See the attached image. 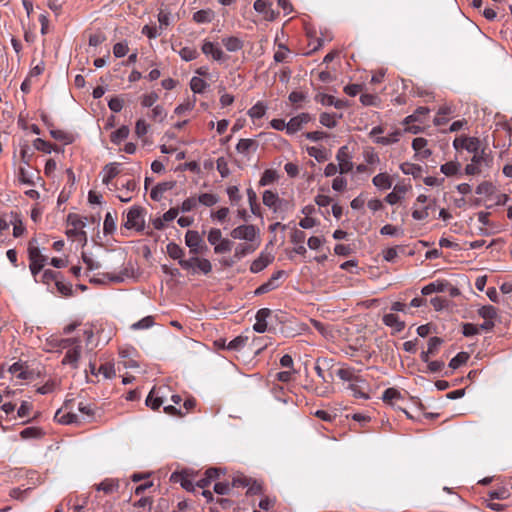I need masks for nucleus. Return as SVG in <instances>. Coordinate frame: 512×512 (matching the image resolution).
I'll return each mask as SVG.
<instances>
[{
  "label": "nucleus",
  "mask_w": 512,
  "mask_h": 512,
  "mask_svg": "<svg viewBox=\"0 0 512 512\" xmlns=\"http://www.w3.org/2000/svg\"><path fill=\"white\" fill-rule=\"evenodd\" d=\"M492 161L493 158L490 153L483 148L480 154L473 155L471 162L465 166V174L469 176L479 175L484 167L489 168L491 166Z\"/></svg>",
  "instance_id": "obj_1"
},
{
  "label": "nucleus",
  "mask_w": 512,
  "mask_h": 512,
  "mask_svg": "<svg viewBox=\"0 0 512 512\" xmlns=\"http://www.w3.org/2000/svg\"><path fill=\"white\" fill-rule=\"evenodd\" d=\"M185 244L189 248L191 256L203 254L208 250L203 238L198 231L188 230L185 234Z\"/></svg>",
  "instance_id": "obj_2"
},
{
  "label": "nucleus",
  "mask_w": 512,
  "mask_h": 512,
  "mask_svg": "<svg viewBox=\"0 0 512 512\" xmlns=\"http://www.w3.org/2000/svg\"><path fill=\"white\" fill-rule=\"evenodd\" d=\"M181 268L183 270L192 271L193 273L200 272L207 275L212 271V264L208 259L195 255L181 263Z\"/></svg>",
  "instance_id": "obj_3"
},
{
  "label": "nucleus",
  "mask_w": 512,
  "mask_h": 512,
  "mask_svg": "<svg viewBox=\"0 0 512 512\" xmlns=\"http://www.w3.org/2000/svg\"><path fill=\"white\" fill-rule=\"evenodd\" d=\"M198 477V473L189 471V470H183L181 472H173L170 476V481L173 483H180V485L189 492H194L196 485H195V478Z\"/></svg>",
  "instance_id": "obj_4"
},
{
  "label": "nucleus",
  "mask_w": 512,
  "mask_h": 512,
  "mask_svg": "<svg viewBox=\"0 0 512 512\" xmlns=\"http://www.w3.org/2000/svg\"><path fill=\"white\" fill-rule=\"evenodd\" d=\"M230 236L233 239H237V240H245L247 242H255L256 240L258 241V239H259V229L252 224L240 225V226L234 228L230 232Z\"/></svg>",
  "instance_id": "obj_5"
},
{
  "label": "nucleus",
  "mask_w": 512,
  "mask_h": 512,
  "mask_svg": "<svg viewBox=\"0 0 512 512\" xmlns=\"http://www.w3.org/2000/svg\"><path fill=\"white\" fill-rule=\"evenodd\" d=\"M28 257L30 261V271L34 278H36L37 274L44 267L47 257L42 255L39 248L34 246L32 242H30L28 246Z\"/></svg>",
  "instance_id": "obj_6"
},
{
  "label": "nucleus",
  "mask_w": 512,
  "mask_h": 512,
  "mask_svg": "<svg viewBox=\"0 0 512 512\" xmlns=\"http://www.w3.org/2000/svg\"><path fill=\"white\" fill-rule=\"evenodd\" d=\"M124 226L127 229L142 231L144 229V209L140 206H133L127 213Z\"/></svg>",
  "instance_id": "obj_7"
},
{
  "label": "nucleus",
  "mask_w": 512,
  "mask_h": 512,
  "mask_svg": "<svg viewBox=\"0 0 512 512\" xmlns=\"http://www.w3.org/2000/svg\"><path fill=\"white\" fill-rule=\"evenodd\" d=\"M201 50L203 54L206 56H211L213 60L218 62H224L228 59V56L223 52V50L211 41L205 40L202 44Z\"/></svg>",
  "instance_id": "obj_8"
},
{
  "label": "nucleus",
  "mask_w": 512,
  "mask_h": 512,
  "mask_svg": "<svg viewBox=\"0 0 512 512\" xmlns=\"http://www.w3.org/2000/svg\"><path fill=\"white\" fill-rule=\"evenodd\" d=\"M336 159L338 161V168L341 174H346L352 170L353 163L351 161V156L347 146H342L339 148L336 154Z\"/></svg>",
  "instance_id": "obj_9"
},
{
  "label": "nucleus",
  "mask_w": 512,
  "mask_h": 512,
  "mask_svg": "<svg viewBox=\"0 0 512 512\" xmlns=\"http://www.w3.org/2000/svg\"><path fill=\"white\" fill-rule=\"evenodd\" d=\"M115 189L121 190V194L118 195V199L121 202L128 203L132 199V194L137 188V183L133 179H129L126 182H122L121 186L119 187L117 184L114 185Z\"/></svg>",
  "instance_id": "obj_10"
},
{
  "label": "nucleus",
  "mask_w": 512,
  "mask_h": 512,
  "mask_svg": "<svg viewBox=\"0 0 512 512\" xmlns=\"http://www.w3.org/2000/svg\"><path fill=\"white\" fill-rule=\"evenodd\" d=\"M263 204L270 209L273 210V212H278L284 203H286L284 200L280 199L278 194L271 191V190H265L262 196Z\"/></svg>",
  "instance_id": "obj_11"
},
{
  "label": "nucleus",
  "mask_w": 512,
  "mask_h": 512,
  "mask_svg": "<svg viewBox=\"0 0 512 512\" xmlns=\"http://www.w3.org/2000/svg\"><path fill=\"white\" fill-rule=\"evenodd\" d=\"M312 120L309 113H301L295 117H292L288 122L287 134L293 135L298 132L304 124H307Z\"/></svg>",
  "instance_id": "obj_12"
},
{
  "label": "nucleus",
  "mask_w": 512,
  "mask_h": 512,
  "mask_svg": "<svg viewBox=\"0 0 512 512\" xmlns=\"http://www.w3.org/2000/svg\"><path fill=\"white\" fill-rule=\"evenodd\" d=\"M284 274V271L282 270H279L275 273H273V275L271 276V278L263 283L262 285H260L254 292L255 295H263V294H266L276 288H278L279 284L277 283V280L279 278H281Z\"/></svg>",
  "instance_id": "obj_13"
},
{
  "label": "nucleus",
  "mask_w": 512,
  "mask_h": 512,
  "mask_svg": "<svg viewBox=\"0 0 512 512\" xmlns=\"http://www.w3.org/2000/svg\"><path fill=\"white\" fill-rule=\"evenodd\" d=\"M272 314L269 308H261L256 313V323L253 325L254 331L264 333L267 330V318Z\"/></svg>",
  "instance_id": "obj_14"
},
{
  "label": "nucleus",
  "mask_w": 512,
  "mask_h": 512,
  "mask_svg": "<svg viewBox=\"0 0 512 512\" xmlns=\"http://www.w3.org/2000/svg\"><path fill=\"white\" fill-rule=\"evenodd\" d=\"M259 244H260L259 239H258V241H255V242H247L246 241L245 243H239L235 248L234 258H236L237 260H240L241 258L245 257L246 255L253 253L259 247Z\"/></svg>",
  "instance_id": "obj_15"
},
{
  "label": "nucleus",
  "mask_w": 512,
  "mask_h": 512,
  "mask_svg": "<svg viewBox=\"0 0 512 512\" xmlns=\"http://www.w3.org/2000/svg\"><path fill=\"white\" fill-rule=\"evenodd\" d=\"M427 144V139L423 137H417L412 141V148L416 152V155L420 156L422 159H427L432 154L431 150L426 148Z\"/></svg>",
  "instance_id": "obj_16"
},
{
  "label": "nucleus",
  "mask_w": 512,
  "mask_h": 512,
  "mask_svg": "<svg viewBox=\"0 0 512 512\" xmlns=\"http://www.w3.org/2000/svg\"><path fill=\"white\" fill-rule=\"evenodd\" d=\"M81 354V347L80 345H76L66 352L62 364L64 365H70L72 368L76 369L78 368V361Z\"/></svg>",
  "instance_id": "obj_17"
},
{
  "label": "nucleus",
  "mask_w": 512,
  "mask_h": 512,
  "mask_svg": "<svg viewBox=\"0 0 512 512\" xmlns=\"http://www.w3.org/2000/svg\"><path fill=\"white\" fill-rule=\"evenodd\" d=\"M337 376L341 380L348 381L350 383H365V380L358 376L355 372V369L351 367H342L338 369Z\"/></svg>",
  "instance_id": "obj_18"
},
{
  "label": "nucleus",
  "mask_w": 512,
  "mask_h": 512,
  "mask_svg": "<svg viewBox=\"0 0 512 512\" xmlns=\"http://www.w3.org/2000/svg\"><path fill=\"white\" fill-rule=\"evenodd\" d=\"M175 181H167V182H161V183H158L152 190H151V193H150V197L154 200V201H160L163 194L166 192V191H169V190H172L174 187H175Z\"/></svg>",
  "instance_id": "obj_19"
},
{
  "label": "nucleus",
  "mask_w": 512,
  "mask_h": 512,
  "mask_svg": "<svg viewBox=\"0 0 512 512\" xmlns=\"http://www.w3.org/2000/svg\"><path fill=\"white\" fill-rule=\"evenodd\" d=\"M78 410L83 415L82 417H80L81 423L83 421L91 422L92 420H94L95 414H96V406H95V404L88 403V402H79L78 403Z\"/></svg>",
  "instance_id": "obj_20"
},
{
  "label": "nucleus",
  "mask_w": 512,
  "mask_h": 512,
  "mask_svg": "<svg viewBox=\"0 0 512 512\" xmlns=\"http://www.w3.org/2000/svg\"><path fill=\"white\" fill-rule=\"evenodd\" d=\"M54 419L64 425L81 424V419L77 414L72 412L62 413L61 409L56 412Z\"/></svg>",
  "instance_id": "obj_21"
},
{
  "label": "nucleus",
  "mask_w": 512,
  "mask_h": 512,
  "mask_svg": "<svg viewBox=\"0 0 512 512\" xmlns=\"http://www.w3.org/2000/svg\"><path fill=\"white\" fill-rule=\"evenodd\" d=\"M382 320L386 326L393 328L396 333L401 332L405 328V322L401 321L394 313L385 314Z\"/></svg>",
  "instance_id": "obj_22"
},
{
  "label": "nucleus",
  "mask_w": 512,
  "mask_h": 512,
  "mask_svg": "<svg viewBox=\"0 0 512 512\" xmlns=\"http://www.w3.org/2000/svg\"><path fill=\"white\" fill-rule=\"evenodd\" d=\"M167 254L170 258L177 260L178 264L181 266V263L187 261L184 259L185 252L182 247L174 242H170L166 246Z\"/></svg>",
  "instance_id": "obj_23"
},
{
  "label": "nucleus",
  "mask_w": 512,
  "mask_h": 512,
  "mask_svg": "<svg viewBox=\"0 0 512 512\" xmlns=\"http://www.w3.org/2000/svg\"><path fill=\"white\" fill-rule=\"evenodd\" d=\"M254 9L264 14L266 20L272 21L275 19V12L271 9V4L265 0H256L254 2Z\"/></svg>",
  "instance_id": "obj_24"
},
{
  "label": "nucleus",
  "mask_w": 512,
  "mask_h": 512,
  "mask_svg": "<svg viewBox=\"0 0 512 512\" xmlns=\"http://www.w3.org/2000/svg\"><path fill=\"white\" fill-rule=\"evenodd\" d=\"M272 260L273 257L271 255L261 253V255L251 263L250 271L252 273H258L266 268Z\"/></svg>",
  "instance_id": "obj_25"
},
{
  "label": "nucleus",
  "mask_w": 512,
  "mask_h": 512,
  "mask_svg": "<svg viewBox=\"0 0 512 512\" xmlns=\"http://www.w3.org/2000/svg\"><path fill=\"white\" fill-rule=\"evenodd\" d=\"M257 148L258 143L253 139H240L236 145L237 152L244 156H248L251 151H256Z\"/></svg>",
  "instance_id": "obj_26"
},
{
  "label": "nucleus",
  "mask_w": 512,
  "mask_h": 512,
  "mask_svg": "<svg viewBox=\"0 0 512 512\" xmlns=\"http://www.w3.org/2000/svg\"><path fill=\"white\" fill-rule=\"evenodd\" d=\"M447 280H436L424 286L421 290L423 295H430L432 293L446 292Z\"/></svg>",
  "instance_id": "obj_27"
},
{
  "label": "nucleus",
  "mask_w": 512,
  "mask_h": 512,
  "mask_svg": "<svg viewBox=\"0 0 512 512\" xmlns=\"http://www.w3.org/2000/svg\"><path fill=\"white\" fill-rule=\"evenodd\" d=\"M407 190V186L397 184L394 186L393 191L385 197V201L390 205H394L402 199Z\"/></svg>",
  "instance_id": "obj_28"
},
{
  "label": "nucleus",
  "mask_w": 512,
  "mask_h": 512,
  "mask_svg": "<svg viewBox=\"0 0 512 512\" xmlns=\"http://www.w3.org/2000/svg\"><path fill=\"white\" fill-rule=\"evenodd\" d=\"M120 173L119 164L116 162L109 163L103 168L102 182L108 185Z\"/></svg>",
  "instance_id": "obj_29"
},
{
  "label": "nucleus",
  "mask_w": 512,
  "mask_h": 512,
  "mask_svg": "<svg viewBox=\"0 0 512 512\" xmlns=\"http://www.w3.org/2000/svg\"><path fill=\"white\" fill-rule=\"evenodd\" d=\"M215 17V12L211 9H202L193 14V21L198 24L210 23Z\"/></svg>",
  "instance_id": "obj_30"
},
{
  "label": "nucleus",
  "mask_w": 512,
  "mask_h": 512,
  "mask_svg": "<svg viewBox=\"0 0 512 512\" xmlns=\"http://www.w3.org/2000/svg\"><path fill=\"white\" fill-rule=\"evenodd\" d=\"M372 182L378 189L386 190L392 186V178L387 173H379L373 177Z\"/></svg>",
  "instance_id": "obj_31"
},
{
  "label": "nucleus",
  "mask_w": 512,
  "mask_h": 512,
  "mask_svg": "<svg viewBox=\"0 0 512 512\" xmlns=\"http://www.w3.org/2000/svg\"><path fill=\"white\" fill-rule=\"evenodd\" d=\"M430 112L429 108L427 107H418L413 114L407 116L404 121H403V124L404 125H408V124H411L413 122H420L422 123L423 122V119L424 117Z\"/></svg>",
  "instance_id": "obj_32"
},
{
  "label": "nucleus",
  "mask_w": 512,
  "mask_h": 512,
  "mask_svg": "<svg viewBox=\"0 0 512 512\" xmlns=\"http://www.w3.org/2000/svg\"><path fill=\"white\" fill-rule=\"evenodd\" d=\"M222 44L229 52H236L243 48V41L235 36L225 37L222 39Z\"/></svg>",
  "instance_id": "obj_33"
},
{
  "label": "nucleus",
  "mask_w": 512,
  "mask_h": 512,
  "mask_svg": "<svg viewBox=\"0 0 512 512\" xmlns=\"http://www.w3.org/2000/svg\"><path fill=\"white\" fill-rule=\"evenodd\" d=\"M96 490L103 491L105 494H111L118 490L119 482L115 479H105L95 486Z\"/></svg>",
  "instance_id": "obj_34"
},
{
  "label": "nucleus",
  "mask_w": 512,
  "mask_h": 512,
  "mask_svg": "<svg viewBox=\"0 0 512 512\" xmlns=\"http://www.w3.org/2000/svg\"><path fill=\"white\" fill-rule=\"evenodd\" d=\"M125 275L126 274L124 273L119 275L104 273L102 274V278H92L90 282L98 284H103L106 282L121 283L124 281Z\"/></svg>",
  "instance_id": "obj_35"
},
{
  "label": "nucleus",
  "mask_w": 512,
  "mask_h": 512,
  "mask_svg": "<svg viewBox=\"0 0 512 512\" xmlns=\"http://www.w3.org/2000/svg\"><path fill=\"white\" fill-rule=\"evenodd\" d=\"M247 197H248V202H249L251 212L255 216L261 217L262 216L261 208H260L259 203L257 202V194L252 188L247 189Z\"/></svg>",
  "instance_id": "obj_36"
},
{
  "label": "nucleus",
  "mask_w": 512,
  "mask_h": 512,
  "mask_svg": "<svg viewBox=\"0 0 512 512\" xmlns=\"http://www.w3.org/2000/svg\"><path fill=\"white\" fill-rule=\"evenodd\" d=\"M464 150L473 153V155H479L481 148V141L477 137H467L465 140Z\"/></svg>",
  "instance_id": "obj_37"
},
{
  "label": "nucleus",
  "mask_w": 512,
  "mask_h": 512,
  "mask_svg": "<svg viewBox=\"0 0 512 512\" xmlns=\"http://www.w3.org/2000/svg\"><path fill=\"white\" fill-rule=\"evenodd\" d=\"M400 169L404 174L412 175L414 178H419L422 174V167L418 164L402 163Z\"/></svg>",
  "instance_id": "obj_38"
},
{
  "label": "nucleus",
  "mask_w": 512,
  "mask_h": 512,
  "mask_svg": "<svg viewBox=\"0 0 512 512\" xmlns=\"http://www.w3.org/2000/svg\"><path fill=\"white\" fill-rule=\"evenodd\" d=\"M129 128L128 126H121L116 131L111 133L110 140L114 144H120L123 140H125L129 135Z\"/></svg>",
  "instance_id": "obj_39"
},
{
  "label": "nucleus",
  "mask_w": 512,
  "mask_h": 512,
  "mask_svg": "<svg viewBox=\"0 0 512 512\" xmlns=\"http://www.w3.org/2000/svg\"><path fill=\"white\" fill-rule=\"evenodd\" d=\"M116 215H112L111 212H108L105 215L104 223H103V232L104 234H112L116 230Z\"/></svg>",
  "instance_id": "obj_40"
},
{
  "label": "nucleus",
  "mask_w": 512,
  "mask_h": 512,
  "mask_svg": "<svg viewBox=\"0 0 512 512\" xmlns=\"http://www.w3.org/2000/svg\"><path fill=\"white\" fill-rule=\"evenodd\" d=\"M400 136H401V131L395 130L394 132L390 133L388 136L376 137L374 139V141L377 144L390 145V144L398 142Z\"/></svg>",
  "instance_id": "obj_41"
},
{
  "label": "nucleus",
  "mask_w": 512,
  "mask_h": 512,
  "mask_svg": "<svg viewBox=\"0 0 512 512\" xmlns=\"http://www.w3.org/2000/svg\"><path fill=\"white\" fill-rule=\"evenodd\" d=\"M497 128L494 131V137H496L499 134H504L505 137L508 138L509 146L512 143V126L508 122L498 123Z\"/></svg>",
  "instance_id": "obj_42"
},
{
  "label": "nucleus",
  "mask_w": 512,
  "mask_h": 512,
  "mask_svg": "<svg viewBox=\"0 0 512 512\" xmlns=\"http://www.w3.org/2000/svg\"><path fill=\"white\" fill-rule=\"evenodd\" d=\"M156 391L153 388L150 393L148 394L146 398V405L151 408L152 410H157L160 408V406L163 404L162 397L156 396Z\"/></svg>",
  "instance_id": "obj_43"
},
{
  "label": "nucleus",
  "mask_w": 512,
  "mask_h": 512,
  "mask_svg": "<svg viewBox=\"0 0 512 512\" xmlns=\"http://www.w3.org/2000/svg\"><path fill=\"white\" fill-rule=\"evenodd\" d=\"M31 489H32L31 487H27V488L15 487L9 491V496H10V498L18 500V501H24L27 498Z\"/></svg>",
  "instance_id": "obj_44"
},
{
  "label": "nucleus",
  "mask_w": 512,
  "mask_h": 512,
  "mask_svg": "<svg viewBox=\"0 0 512 512\" xmlns=\"http://www.w3.org/2000/svg\"><path fill=\"white\" fill-rule=\"evenodd\" d=\"M460 167L459 162L450 161L441 165L440 170L446 176H454L459 172Z\"/></svg>",
  "instance_id": "obj_45"
},
{
  "label": "nucleus",
  "mask_w": 512,
  "mask_h": 512,
  "mask_svg": "<svg viewBox=\"0 0 512 512\" xmlns=\"http://www.w3.org/2000/svg\"><path fill=\"white\" fill-rule=\"evenodd\" d=\"M277 178H278V175L275 170L267 169L263 172V174L259 180V185L260 186L270 185V184L274 183L277 180Z\"/></svg>",
  "instance_id": "obj_46"
},
{
  "label": "nucleus",
  "mask_w": 512,
  "mask_h": 512,
  "mask_svg": "<svg viewBox=\"0 0 512 512\" xmlns=\"http://www.w3.org/2000/svg\"><path fill=\"white\" fill-rule=\"evenodd\" d=\"M478 314L485 320L493 321L497 316V309L492 305H485L478 310Z\"/></svg>",
  "instance_id": "obj_47"
},
{
  "label": "nucleus",
  "mask_w": 512,
  "mask_h": 512,
  "mask_svg": "<svg viewBox=\"0 0 512 512\" xmlns=\"http://www.w3.org/2000/svg\"><path fill=\"white\" fill-rule=\"evenodd\" d=\"M469 359V354L467 352H459L455 357H453L449 362V367L452 369H457L460 366L464 365Z\"/></svg>",
  "instance_id": "obj_48"
},
{
  "label": "nucleus",
  "mask_w": 512,
  "mask_h": 512,
  "mask_svg": "<svg viewBox=\"0 0 512 512\" xmlns=\"http://www.w3.org/2000/svg\"><path fill=\"white\" fill-rule=\"evenodd\" d=\"M266 112V107L263 103L261 102H257L255 105H253L249 110H248V115L252 118V119H260L264 116Z\"/></svg>",
  "instance_id": "obj_49"
},
{
  "label": "nucleus",
  "mask_w": 512,
  "mask_h": 512,
  "mask_svg": "<svg viewBox=\"0 0 512 512\" xmlns=\"http://www.w3.org/2000/svg\"><path fill=\"white\" fill-rule=\"evenodd\" d=\"M55 286L61 295L65 296V297L72 296V294H73L72 285L70 283H65L63 281L62 276L57 280V282L55 283Z\"/></svg>",
  "instance_id": "obj_50"
},
{
  "label": "nucleus",
  "mask_w": 512,
  "mask_h": 512,
  "mask_svg": "<svg viewBox=\"0 0 512 512\" xmlns=\"http://www.w3.org/2000/svg\"><path fill=\"white\" fill-rule=\"evenodd\" d=\"M208 84L200 77H192L190 88L194 93H203Z\"/></svg>",
  "instance_id": "obj_51"
},
{
  "label": "nucleus",
  "mask_w": 512,
  "mask_h": 512,
  "mask_svg": "<svg viewBox=\"0 0 512 512\" xmlns=\"http://www.w3.org/2000/svg\"><path fill=\"white\" fill-rule=\"evenodd\" d=\"M289 52L290 51L286 45L282 43L278 44V50L274 53V61L276 63L286 62Z\"/></svg>",
  "instance_id": "obj_52"
},
{
  "label": "nucleus",
  "mask_w": 512,
  "mask_h": 512,
  "mask_svg": "<svg viewBox=\"0 0 512 512\" xmlns=\"http://www.w3.org/2000/svg\"><path fill=\"white\" fill-rule=\"evenodd\" d=\"M308 155L314 157L318 162H324L328 159L325 149L317 147H308Z\"/></svg>",
  "instance_id": "obj_53"
},
{
  "label": "nucleus",
  "mask_w": 512,
  "mask_h": 512,
  "mask_svg": "<svg viewBox=\"0 0 512 512\" xmlns=\"http://www.w3.org/2000/svg\"><path fill=\"white\" fill-rule=\"evenodd\" d=\"M9 372L15 374L19 379L26 380L29 378V373L23 369V364L19 362L12 364L9 368Z\"/></svg>",
  "instance_id": "obj_54"
},
{
  "label": "nucleus",
  "mask_w": 512,
  "mask_h": 512,
  "mask_svg": "<svg viewBox=\"0 0 512 512\" xmlns=\"http://www.w3.org/2000/svg\"><path fill=\"white\" fill-rule=\"evenodd\" d=\"M398 251L403 252L404 246H395L385 249L383 251V258L387 262H393L398 256Z\"/></svg>",
  "instance_id": "obj_55"
},
{
  "label": "nucleus",
  "mask_w": 512,
  "mask_h": 512,
  "mask_svg": "<svg viewBox=\"0 0 512 512\" xmlns=\"http://www.w3.org/2000/svg\"><path fill=\"white\" fill-rule=\"evenodd\" d=\"M495 191L494 185L489 181H483L476 187V193L479 195L491 196Z\"/></svg>",
  "instance_id": "obj_56"
},
{
  "label": "nucleus",
  "mask_w": 512,
  "mask_h": 512,
  "mask_svg": "<svg viewBox=\"0 0 512 512\" xmlns=\"http://www.w3.org/2000/svg\"><path fill=\"white\" fill-rule=\"evenodd\" d=\"M197 202L204 206L211 207L218 202V197L211 193H203L199 195Z\"/></svg>",
  "instance_id": "obj_57"
},
{
  "label": "nucleus",
  "mask_w": 512,
  "mask_h": 512,
  "mask_svg": "<svg viewBox=\"0 0 512 512\" xmlns=\"http://www.w3.org/2000/svg\"><path fill=\"white\" fill-rule=\"evenodd\" d=\"M179 55L184 61H192L198 57L199 53L193 47H183L179 51Z\"/></svg>",
  "instance_id": "obj_58"
},
{
  "label": "nucleus",
  "mask_w": 512,
  "mask_h": 512,
  "mask_svg": "<svg viewBox=\"0 0 512 512\" xmlns=\"http://www.w3.org/2000/svg\"><path fill=\"white\" fill-rule=\"evenodd\" d=\"M247 340V337L237 336L228 343L226 348L233 351H239L245 346Z\"/></svg>",
  "instance_id": "obj_59"
},
{
  "label": "nucleus",
  "mask_w": 512,
  "mask_h": 512,
  "mask_svg": "<svg viewBox=\"0 0 512 512\" xmlns=\"http://www.w3.org/2000/svg\"><path fill=\"white\" fill-rule=\"evenodd\" d=\"M67 223L69 226L75 227L79 230H83V228L85 226V223H84L83 219L81 218V216H79L78 214H75V213H70L67 216Z\"/></svg>",
  "instance_id": "obj_60"
},
{
  "label": "nucleus",
  "mask_w": 512,
  "mask_h": 512,
  "mask_svg": "<svg viewBox=\"0 0 512 512\" xmlns=\"http://www.w3.org/2000/svg\"><path fill=\"white\" fill-rule=\"evenodd\" d=\"M400 398H401V394L395 388H387L382 395V400L388 404H391L393 400L400 399Z\"/></svg>",
  "instance_id": "obj_61"
},
{
  "label": "nucleus",
  "mask_w": 512,
  "mask_h": 512,
  "mask_svg": "<svg viewBox=\"0 0 512 512\" xmlns=\"http://www.w3.org/2000/svg\"><path fill=\"white\" fill-rule=\"evenodd\" d=\"M61 277L59 272L53 271L51 269H47L42 274V282L45 284H50L51 282H57V280Z\"/></svg>",
  "instance_id": "obj_62"
},
{
  "label": "nucleus",
  "mask_w": 512,
  "mask_h": 512,
  "mask_svg": "<svg viewBox=\"0 0 512 512\" xmlns=\"http://www.w3.org/2000/svg\"><path fill=\"white\" fill-rule=\"evenodd\" d=\"M232 241L229 239H222L219 243H217L214 247V252L216 254L226 253L232 249Z\"/></svg>",
  "instance_id": "obj_63"
},
{
  "label": "nucleus",
  "mask_w": 512,
  "mask_h": 512,
  "mask_svg": "<svg viewBox=\"0 0 512 512\" xmlns=\"http://www.w3.org/2000/svg\"><path fill=\"white\" fill-rule=\"evenodd\" d=\"M319 121L323 126L328 128H334L337 125L335 116L326 112L320 115Z\"/></svg>",
  "instance_id": "obj_64"
}]
</instances>
